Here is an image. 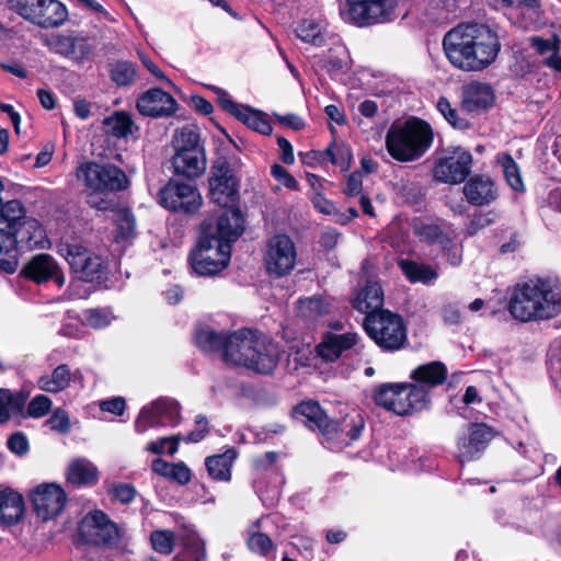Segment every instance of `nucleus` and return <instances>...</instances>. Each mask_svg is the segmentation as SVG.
Here are the masks:
<instances>
[{"label": "nucleus", "mask_w": 561, "mask_h": 561, "mask_svg": "<svg viewBox=\"0 0 561 561\" xmlns=\"http://www.w3.org/2000/svg\"><path fill=\"white\" fill-rule=\"evenodd\" d=\"M136 108L145 117H171L176 113L179 103L163 89L151 88L137 98Z\"/></svg>", "instance_id": "obj_25"}, {"label": "nucleus", "mask_w": 561, "mask_h": 561, "mask_svg": "<svg viewBox=\"0 0 561 561\" xmlns=\"http://www.w3.org/2000/svg\"><path fill=\"white\" fill-rule=\"evenodd\" d=\"M237 344L230 352V363L244 367L256 375L268 376L274 373L279 363L275 345L257 330L242 328Z\"/></svg>", "instance_id": "obj_4"}, {"label": "nucleus", "mask_w": 561, "mask_h": 561, "mask_svg": "<svg viewBox=\"0 0 561 561\" xmlns=\"http://www.w3.org/2000/svg\"><path fill=\"white\" fill-rule=\"evenodd\" d=\"M151 547L161 554L172 553L175 546V534L170 529H157L150 534Z\"/></svg>", "instance_id": "obj_52"}, {"label": "nucleus", "mask_w": 561, "mask_h": 561, "mask_svg": "<svg viewBox=\"0 0 561 561\" xmlns=\"http://www.w3.org/2000/svg\"><path fill=\"white\" fill-rule=\"evenodd\" d=\"M434 141L431 125L416 116L402 123L394 122L386 134V149L399 162H411L422 158Z\"/></svg>", "instance_id": "obj_3"}, {"label": "nucleus", "mask_w": 561, "mask_h": 561, "mask_svg": "<svg viewBox=\"0 0 561 561\" xmlns=\"http://www.w3.org/2000/svg\"><path fill=\"white\" fill-rule=\"evenodd\" d=\"M111 494L119 503L129 504L135 500L137 491L131 483H117L112 486Z\"/></svg>", "instance_id": "obj_64"}, {"label": "nucleus", "mask_w": 561, "mask_h": 561, "mask_svg": "<svg viewBox=\"0 0 561 561\" xmlns=\"http://www.w3.org/2000/svg\"><path fill=\"white\" fill-rule=\"evenodd\" d=\"M443 49L448 61L466 72L486 69L497 58L502 44L489 25L477 22L460 23L443 37Z\"/></svg>", "instance_id": "obj_1"}, {"label": "nucleus", "mask_w": 561, "mask_h": 561, "mask_svg": "<svg viewBox=\"0 0 561 561\" xmlns=\"http://www.w3.org/2000/svg\"><path fill=\"white\" fill-rule=\"evenodd\" d=\"M398 2H340V15L344 22L358 27L387 23L393 20Z\"/></svg>", "instance_id": "obj_14"}, {"label": "nucleus", "mask_w": 561, "mask_h": 561, "mask_svg": "<svg viewBox=\"0 0 561 561\" xmlns=\"http://www.w3.org/2000/svg\"><path fill=\"white\" fill-rule=\"evenodd\" d=\"M76 278L87 282L102 284L107 279V270L100 255L93 251L84 256L78 267L71 271Z\"/></svg>", "instance_id": "obj_36"}, {"label": "nucleus", "mask_w": 561, "mask_h": 561, "mask_svg": "<svg viewBox=\"0 0 561 561\" xmlns=\"http://www.w3.org/2000/svg\"><path fill=\"white\" fill-rule=\"evenodd\" d=\"M247 545L252 552L263 557H266L274 549L271 537L261 531L251 534L247 540Z\"/></svg>", "instance_id": "obj_57"}, {"label": "nucleus", "mask_w": 561, "mask_h": 561, "mask_svg": "<svg viewBox=\"0 0 561 561\" xmlns=\"http://www.w3.org/2000/svg\"><path fill=\"white\" fill-rule=\"evenodd\" d=\"M53 401L46 394L35 396L27 404L26 412L23 417L41 419L45 416L51 409Z\"/></svg>", "instance_id": "obj_56"}, {"label": "nucleus", "mask_w": 561, "mask_h": 561, "mask_svg": "<svg viewBox=\"0 0 561 561\" xmlns=\"http://www.w3.org/2000/svg\"><path fill=\"white\" fill-rule=\"evenodd\" d=\"M383 290L380 283L369 278L353 306L367 314V312L387 310L383 308Z\"/></svg>", "instance_id": "obj_37"}, {"label": "nucleus", "mask_w": 561, "mask_h": 561, "mask_svg": "<svg viewBox=\"0 0 561 561\" xmlns=\"http://www.w3.org/2000/svg\"><path fill=\"white\" fill-rule=\"evenodd\" d=\"M239 336V330L230 334L217 332L210 327H199L194 334L195 345L204 353H222L225 362L230 363V352H233Z\"/></svg>", "instance_id": "obj_26"}, {"label": "nucleus", "mask_w": 561, "mask_h": 561, "mask_svg": "<svg viewBox=\"0 0 561 561\" xmlns=\"http://www.w3.org/2000/svg\"><path fill=\"white\" fill-rule=\"evenodd\" d=\"M297 251L291 238L286 233L272 236L264 254V266L267 275L282 278L289 275L296 265Z\"/></svg>", "instance_id": "obj_15"}, {"label": "nucleus", "mask_w": 561, "mask_h": 561, "mask_svg": "<svg viewBox=\"0 0 561 561\" xmlns=\"http://www.w3.org/2000/svg\"><path fill=\"white\" fill-rule=\"evenodd\" d=\"M363 327L367 335L385 352L399 351L408 342V329L403 317L398 312H367Z\"/></svg>", "instance_id": "obj_7"}, {"label": "nucleus", "mask_w": 561, "mask_h": 561, "mask_svg": "<svg viewBox=\"0 0 561 561\" xmlns=\"http://www.w3.org/2000/svg\"><path fill=\"white\" fill-rule=\"evenodd\" d=\"M159 204L167 210L187 217L196 215L203 198L195 184L170 179L158 193Z\"/></svg>", "instance_id": "obj_12"}, {"label": "nucleus", "mask_w": 561, "mask_h": 561, "mask_svg": "<svg viewBox=\"0 0 561 561\" xmlns=\"http://www.w3.org/2000/svg\"><path fill=\"white\" fill-rule=\"evenodd\" d=\"M72 39L73 55L70 58L80 62L91 59L94 55V47L89 43V39L81 34L73 35Z\"/></svg>", "instance_id": "obj_59"}, {"label": "nucleus", "mask_w": 561, "mask_h": 561, "mask_svg": "<svg viewBox=\"0 0 561 561\" xmlns=\"http://www.w3.org/2000/svg\"><path fill=\"white\" fill-rule=\"evenodd\" d=\"M78 530L89 545L108 549H118L121 546L123 530L101 510L88 513L80 522Z\"/></svg>", "instance_id": "obj_11"}, {"label": "nucleus", "mask_w": 561, "mask_h": 561, "mask_svg": "<svg viewBox=\"0 0 561 561\" xmlns=\"http://www.w3.org/2000/svg\"><path fill=\"white\" fill-rule=\"evenodd\" d=\"M181 439L182 437L180 434L160 437L156 440L149 442L146 446V450L154 455H162L165 451V446H168L167 453L170 456H173L179 450Z\"/></svg>", "instance_id": "obj_54"}, {"label": "nucleus", "mask_w": 561, "mask_h": 561, "mask_svg": "<svg viewBox=\"0 0 561 561\" xmlns=\"http://www.w3.org/2000/svg\"><path fill=\"white\" fill-rule=\"evenodd\" d=\"M495 103V93L491 84L472 81L463 84L460 94V110L468 114L479 115Z\"/></svg>", "instance_id": "obj_28"}, {"label": "nucleus", "mask_w": 561, "mask_h": 561, "mask_svg": "<svg viewBox=\"0 0 561 561\" xmlns=\"http://www.w3.org/2000/svg\"><path fill=\"white\" fill-rule=\"evenodd\" d=\"M410 378L413 380L412 386L421 388L425 394L424 410L431 404L430 391L438 386L444 385L448 379V368L445 363L440 360H433L421 364L415 367Z\"/></svg>", "instance_id": "obj_27"}, {"label": "nucleus", "mask_w": 561, "mask_h": 561, "mask_svg": "<svg viewBox=\"0 0 561 561\" xmlns=\"http://www.w3.org/2000/svg\"><path fill=\"white\" fill-rule=\"evenodd\" d=\"M45 425L59 434H67L71 430L69 414L61 408H57L53 411L49 419L45 421Z\"/></svg>", "instance_id": "obj_58"}, {"label": "nucleus", "mask_w": 561, "mask_h": 561, "mask_svg": "<svg viewBox=\"0 0 561 561\" xmlns=\"http://www.w3.org/2000/svg\"><path fill=\"white\" fill-rule=\"evenodd\" d=\"M183 549L171 561H206L205 542L196 536H187L182 540Z\"/></svg>", "instance_id": "obj_46"}, {"label": "nucleus", "mask_w": 561, "mask_h": 561, "mask_svg": "<svg viewBox=\"0 0 561 561\" xmlns=\"http://www.w3.org/2000/svg\"><path fill=\"white\" fill-rule=\"evenodd\" d=\"M158 416V411L156 410V403L152 402L150 408L144 407L140 410V413L135 423V430L137 433L142 434L148 431L150 427L161 426Z\"/></svg>", "instance_id": "obj_55"}, {"label": "nucleus", "mask_w": 561, "mask_h": 561, "mask_svg": "<svg viewBox=\"0 0 561 561\" xmlns=\"http://www.w3.org/2000/svg\"><path fill=\"white\" fill-rule=\"evenodd\" d=\"M98 479L96 467L85 459H76L68 467L67 481L73 485L95 484Z\"/></svg>", "instance_id": "obj_39"}, {"label": "nucleus", "mask_w": 561, "mask_h": 561, "mask_svg": "<svg viewBox=\"0 0 561 561\" xmlns=\"http://www.w3.org/2000/svg\"><path fill=\"white\" fill-rule=\"evenodd\" d=\"M364 427L365 421L358 413L346 414L340 420L331 419L323 445L331 450L350 446L359 438Z\"/></svg>", "instance_id": "obj_21"}, {"label": "nucleus", "mask_w": 561, "mask_h": 561, "mask_svg": "<svg viewBox=\"0 0 561 561\" xmlns=\"http://www.w3.org/2000/svg\"><path fill=\"white\" fill-rule=\"evenodd\" d=\"M25 503L21 493L11 488L0 491V524L16 525L24 516Z\"/></svg>", "instance_id": "obj_34"}, {"label": "nucleus", "mask_w": 561, "mask_h": 561, "mask_svg": "<svg viewBox=\"0 0 561 561\" xmlns=\"http://www.w3.org/2000/svg\"><path fill=\"white\" fill-rule=\"evenodd\" d=\"M210 432L208 420L205 415L198 414L195 417V428L191 431L183 439L186 443H199Z\"/></svg>", "instance_id": "obj_62"}, {"label": "nucleus", "mask_w": 561, "mask_h": 561, "mask_svg": "<svg viewBox=\"0 0 561 561\" xmlns=\"http://www.w3.org/2000/svg\"><path fill=\"white\" fill-rule=\"evenodd\" d=\"M412 230L421 242L427 245L438 244L444 256L453 266L460 265L462 255L455 238L444 231L439 225L416 218L413 221Z\"/></svg>", "instance_id": "obj_17"}, {"label": "nucleus", "mask_w": 561, "mask_h": 561, "mask_svg": "<svg viewBox=\"0 0 561 561\" xmlns=\"http://www.w3.org/2000/svg\"><path fill=\"white\" fill-rule=\"evenodd\" d=\"M136 220L129 208H122L117 213L115 239L128 240L135 237Z\"/></svg>", "instance_id": "obj_51"}, {"label": "nucleus", "mask_w": 561, "mask_h": 561, "mask_svg": "<svg viewBox=\"0 0 561 561\" xmlns=\"http://www.w3.org/2000/svg\"><path fill=\"white\" fill-rule=\"evenodd\" d=\"M71 381V371L67 364L58 365L51 375H43L37 380L41 390L58 393L69 387Z\"/></svg>", "instance_id": "obj_44"}, {"label": "nucleus", "mask_w": 561, "mask_h": 561, "mask_svg": "<svg viewBox=\"0 0 561 561\" xmlns=\"http://www.w3.org/2000/svg\"><path fill=\"white\" fill-rule=\"evenodd\" d=\"M28 396L30 392L25 390L0 388V424L7 423L11 416L24 415Z\"/></svg>", "instance_id": "obj_35"}, {"label": "nucleus", "mask_w": 561, "mask_h": 561, "mask_svg": "<svg viewBox=\"0 0 561 561\" xmlns=\"http://www.w3.org/2000/svg\"><path fill=\"white\" fill-rule=\"evenodd\" d=\"M425 394L410 382H385L373 394L376 405L397 415L405 416L424 410Z\"/></svg>", "instance_id": "obj_8"}, {"label": "nucleus", "mask_w": 561, "mask_h": 561, "mask_svg": "<svg viewBox=\"0 0 561 561\" xmlns=\"http://www.w3.org/2000/svg\"><path fill=\"white\" fill-rule=\"evenodd\" d=\"M73 35L53 34L45 39V45L50 51L70 58L73 55Z\"/></svg>", "instance_id": "obj_53"}, {"label": "nucleus", "mask_w": 561, "mask_h": 561, "mask_svg": "<svg viewBox=\"0 0 561 561\" xmlns=\"http://www.w3.org/2000/svg\"><path fill=\"white\" fill-rule=\"evenodd\" d=\"M108 75L117 87H130L137 78L136 65L128 60H115L108 64Z\"/></svg>", "instance_id": "obj_47"}, {"label": "nucleus", "mask_w": 561, "mask_h": 561, "mask_svg": "<svg viewBox=\"0 0 561 561\" xmlns=\"http://www.w3.org/2000/svg\"><path fill=\"white\" fill-rule=\"evenodd\" d=\"M208 225H201L198 240L188 254V263L195 274L216 276L226 270L231 260V245L215 242Z\"/></svg>", "instance_id": "obj_6"}, {"label": "nucleus", "mask_w": 561, "mask_h": 561, "mask_svg": "<svg viewBox=\"0 0 561 561\" xmlns=\"http://www.w3.org/2000/svg\"><path fill=\"white\" fill-rule=\"evenodd\" d=\"M239 453L236 447L228 446L222 453L205 458V468L214 482L229 483L232 480V468Z\"/></svg>", "instance_id": "obj_32"}, {"label": "nucleus", "mask_w": 561, "mask_h": 561, "mask_svg": "<svg viewBox=\"0 0 561 561\" xmlns=\"http://www.w3.org/2000/svg\"><path fill=\"white\" fill-rule=\"evenodd\" d=\"M493 213H473L469 224L466 227V236L473 237L483 228L492 225L494 222V218L492 217Z\"/></svg>", "instance_id": "obj_60"}, {"label": "nucleus", "mask_w": 561, "mask_h": 561, "mask_svg": "<svg viewBox=\"0 0 561 561\" xmlns=\"http://www.w3.org/2000/svg\"><path fill=\"white\" fill-rule=\"evenodd\" d=\"M154 403L161 426H175L180 423L181 407L179 402L171 399H158Z\"/></svg>", "instance_id": "obj_49"}, {"label": "nucleus", "mask_w": 561, "mask_h": 561, "mask_svg": "<svg viewBox=\"0 0 561 561\" xmlns=\"http://www.w3.org/2000/svg\"><path fill=\"white\" fill-rule=\"evenodd\" d=\"M348 53L345 46L335 45L329 48L319 60L321 68L330 76L335 78L336 76L344 73L347 68Z\"/></svg>", "instance_id": "obj_41"}, {"label": "nucleus", "mask_w": 561, "mask_h": 561, "mask_svg": "<svg viewBox=\"0 0 561 561\" xmlns=\"http://www.w3.org/2000/svg\"><path fill=\"white\" fill-rule=\"evenodd\" d=\"M12 238L16 241V253L19 250H32L42 243L43 227L42 224L33 218L27 217L14 228L10 230Z\"/></svg>", "instance_id": "obj_33"}, {"label": "nucleus", "mask_w": 561, "mask_h": 561, "mask_svg": "<svg viewBox=\"0 0 561 561\" xmlns=\"http://www.w3.org/2000/svg\"><path fill=\"white\" fill-rule=\"evenodd\" d=\"M299 158L302 164L310 168L331 162L333 165L339 167L341 171L346 172L352 165L353 151L346 142L334 139L324 150L300 151Z\"/></svg>", "instance_id": "obj_23"}, {"label": "nucleus", "mask_w": 561, "mask_h": 561, "mask_svg": "<svg viewBox=\"0 0 561 561\" xmlns=\"http://www.w3.org/2000/svg\"><path fill=\"white\" fill-rule=\"evenodd\" d=\"M10 230L0 226V271L12 274L18 267L16 241Z\"/></svg>", "instance_id": "obj_43"}, {"label": "nucleus", "mask_w": 561, "mask_h": 561, "mask_svg": "<svg viewBox=\"0 0 561 561\" xmlns=\"http://www.w3.org/2000/svg\"><path fill=\"white\" fill-rule=\"evenodd\" d=\"M295 32L297 37H299L302 42L311 44L316 47H321L325 43V34L321 25L312 19L301 20Z\"/></svg>", "instance_id": "obj_48"}, {"label": "nucleus", "mask_w": 561, "mask_h": 561, "mask_svg": "<svg viewBox=\"0 0 561 561\" xmlns=\"http://www.w3.org/2000/svg\"><path fill=\"white\" fill-rule=\"evenodd\" d=\"M171 144L174 149L171 158L174 175L188 180L199 178L206 170L207 159L198 127L186 125L178 128Z\"/></svg>", "instance_id": "obj_5"}, {"label": "nucleus", "mask_w": 561, "mask_h": 561, "mask_svg": "<svg viewBox=\"0 0 561 561\" xmlns=\"http://www.w3.org/2000/svg\"><path fill=\"white\" fill-rule=\"evenodd\" d=\"M436 108L453 128L463 131L471 128L472 124L459 115L458 110L451 106L446 96L438 98Z\"/></svg>", "instance_id": "obj_50"}, {"label": "nucleus", "mask_w": 561, "mask_h": 561, "mask_svg": "<svg viewBox=\"0 0 561 561\" xmlns=\"http://www.w3.org/2000/svg\"><path fill=\"white\" fill-rule=\"evenodd\" d=\"M510 314L520 322L550 320L561 313V282L534 277L517 283L507 302Z\"/></svg>", "instance_id": "obj_2"}, {"label": "nucleus", "mask_w": 561, "mask_h": 561, "mask_svg": "<svg viewBox=\"0 0 561 561\" xmlns=\"http://www.w3.org/2000/svg\"><path fill=\"white\" fill-rule=\"evenodd\" d=\"M134 121L131 115L124 111H116L113 115L103 119V129L105 134L116 137L125 138L131 133Z\"/></svg>", "instance_id": "obj_45"}, {"label": "nucleus", "mask_w": 561, "mask_h": 561, "mask_svg": "<svg viewBox=\"0 0 561 561\" xmlns=\"http://www.w3.org/2000/svg\"><path fill=\"white\" fill-rule=\"evenodd\" d=\"M20 276L35 284L53 280L58 287L65 284V276L57 261L48 253H38L27 261Z\"/></svg>", "instance_id": "obj_24"}, {"label": "nucleus", "mask_w": 561, "mask_h": 561, "mask_svg": "<svg viewBox=\"0 0 561 561\" xmlns=\"http://www.w3.org/2000/svg\"><path fill=\"white\" fill-rule=\"evenodd\" d=\"M225 210L219 215L216 225L209 220H204L201 225H208L210 234L215 242L231 245L244 231V217L239 205L222 206Z\"/></svg>", "instance_id": "obj_22"}, {"label": "nucleus", "mask_w": 561, "mask_h": 561, "mask_svg": "<svg viewBox=\"0 0 561 561\" xmlns=\"http://www.w3.org/2000/svg\"><path fill=\"white\" fill-rule=\"evenodd\" d=\"M76 176L92 193H117L130 185L125 171L108 162L84 161L78 165Z\"/></svg>", "instance_id": "obj_9"}, {"label": "nucleus", "mask_w": 561, "mask_h": 561, "mask_svg": "<svg viewBox=\"0 0 561 561\" xmlns=\"http://www.w3.org/2000/svg\"><path fill=\"white\" fill-rule=\"evenodd\" d=\"M30 500L36 516L47 522L62 512L67 494L57 483H42L30 493Z\"/></svg>", "instance_id": "obj_20"}, {"label": "nucleus", "mask_w": 561, "mask_h": 561, "mask_svg": "<svg viewBox=\"0 0 561 561\" xmlns=\"http://www.w3.org/2000/svg\"><path fill=\"white\" fill-rule=\"evenodd\" d=\"M398 265L411 284H433L438 278V272L430 264L416 262L410 259H402Z\"/></svg>", "instance_id": "obj_38"}, {"label": "nucleus", "mask_w": 561, "mask_h": 561, "mask_svg": "<svg viewBox=\"0 0 561 561\" xmlns=\"http://www.w3.org/2000/svg\"><path fill=\"white\" fill-rule=\"evenodd\" d=\"M472 154L469 150L457 146L448 147L434 162L433 176L445 184L463 183L471 173Z\"/></svg>", "instance_id": "obj_13"}, {"label": "nucleus", "mask_w": 561, "mask_h": 561, "mask_svg": "<svg viewBox=\"0 0 561 561\" xmlns=\"http://www.w3.org/2000/svg\"><path fill=\"white\" fill-rule=\"evenodd\" d=\"M466 202L474 207L489 206L499 198L495 181L486 174L470 176L461 188Z\"/></svg>", "instance_id": "obj_29"}, {"label": "nucleus", "mask_w": 561, "mask_h": 561, "mask_svg": "<svg viewBox=\"0 0 561 561\" xmlns=\"http://www.w3.org/2000/svg\"><path fill=\"white\" fill-rule=\"evenodd\" d=\"M57 253L62 256L69 265L70 272L79 266L84 256L90 254L91 250L76 238L61 239L57 245Z\"/></svg>", "instance_id": "obj_42"}, {"label": "nucleus", "mask_w": 561, "mask_h": 561, "mask_svg": "<svg viewBox=\"0 0 561 561\" xmlns=\"http://www.w3.org/2000/svg\"><path fill=\"white\" fill-rule=\"evenodd\" d=\"M293 415L310 431H317L323 444L331 417L318 401L309 399L298 402L293 408Z\"/></svg>", "instance_id": "obj_30"}, {"label": "nucleus", "mask_w": 561, "mask_h": 561, "mask_svg": "<svg viewBox=\"0 0 561 561\" xmlns=\"http://www.w3.org/2000/svg\"><path fill=\"white\" fill-rule=\"evenodd\" d=\"M14 10L25 20L44 27H57L68 18L64 2H14Z\"/></svg>", "instance_id": "obj_19"}, {"label": "nucleus", "mask_w": 561, "mask_h": 561, "mask_svg": "<svg viewBox=\"0 0 561 561\" xmlns=\"http://www.w3.org/2000/svg\"><path fill=\"white\" fill-rule=\"evenodd\" d=\"M496 163L502 168V172L507 185L517 193H525L526 187L522 178L519 165L507 151L499 152L495 157Z\"/></svg>", "instance_id": "obj_40"}, {"label": "nucleus", "mask_w": 561, "mask_h": 561, "mask_svg": "<svg viewBox=\"0 0 561 561\" xmlns=\"http://www.w3.org/2000/svg\"><path fill=\"white\" fill-rule=\"evenodd\" d=\"M495 434V430L485 423H469L457 438L459 462L465 463L480 459Z\"/></svg>", "instance_id": "obj_16"}, {"label": "nucleus", "mask_w": 561, "mask_h": 561, "mask_svg": "<svg viewBox=\"0 0 561 561\" xmlns=\"http://www.w3.org/2000/svg\"><path fill=\"white\" fill-rule=\"evenodd\" d=\"M208 197L218 206H236L240 202V180L237 178L231 160L218 156L209 170Z\"/></svg>", "instance_id": "obj_10"}, {"label": "nucleus", "mask_w": 561, "mask_h": 561, "mask_svg": "<svg viewBox=\"0 0 561 561\" xmlns=\"http://www.w3.org/2000/svg\"><path fill=\"white\" fill-rule=\"evenodd\" d=\"M530 46L534 48L539 55H545L548 51L559 53L560 50V39L557 35H553L551 39L543 38L541 36H531L529 38Z\"/></svg>", "instance_id": "obj_61"}, {"label": "nucleus", "mask_w": 561, "mask_h": 561, "mask_svg": "<svg viewBox=\"0 0 561 561\" xmlns=\"http://www.w3.org/2000/svg\"><path fill=\"white\" fill-rule=\"evenodd\" d=\"M356 344V333L335 334L327 331L322 334L321 342L316 346V352L324 362L334 363L344 352L353 348Z\"/></svg>", "instance_id": "obj_31"}, {"label": "nucleus", "mask_w": 561, "mask_h": 561, "mask_svg": "<svg viewBox=\"0 0 561 561\" xmlns=\"http://www.w3.org/2000/svg\"><path fill=\"white\" fill-rule=\"evenodd\" d=\"M272 176L291 191H299L298 181L280 164L274 163L271 167Z\"/></svg>", "instance_id": "obj_63"}, {"label": "nucleus", "mask_w": 561, "mask_h": 561, "mask_svg": "<svg viewBox=\"0 0 561 561\" xmlns=\"http://www.w3.org/2000/svg\"><path fill=\"white\" fill-rule=\"evenodd\" d=\"M213 91L217 94L218 106L236 117L252 130L262 135H271L273 127L265 113L255 110L250 105H242L232 100L229 93L219 87H213Z\"/></svg>", "instance_id": "obj_18"}]
</instances>
